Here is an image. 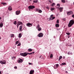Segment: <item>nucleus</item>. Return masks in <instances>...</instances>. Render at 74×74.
<instances>
[{"label": "nucleus", "mask_w": 74, "mask_h": 74, "mask_svg": "<svg viewBox=\"0 0 74 74\" xmlns=\"http://www.w3.org/2000/svg\"><path fill=\"white\" fill-rule=\"evenodd\" d=\"M74 23V21L72 20L70 21L69 23L68 26V27H71V26Z\"/></svg>", "instance_id": "1"}, {"label": "nucleus", "mask_w": 74, "mask_h": 74, "mask_svg": "<svg viewBox=\"0 0 74 74\" xmlns=\"http://www.w3.org/2000/svg\"><path fill=\"white\" fill-rule=\"evenodd\" d=\"M34 8H35V6L33 5L29 6L28 7V8L29 11H32V10Z\"/></svg>", "instance_id": "2"}, {"label": "nucleus", "mask_w": 74, "mask_h": 74, "mask_svg": "<svg viewBox=\"0 0 74 74\" xmlns=\"http://www.w3.org/2000/svg\"><path fill=\"white\" fill-rule=\"evenodd\" d=\"M26 25L28 27H32V24L30 23H28L26 24Z\"/></svg>", "instance_id": "3"}, {"label": "nucleus", "mask_w": 74, "mask_h": 74, "mask_svg": "<svg viewBox=\"0 0 74 74\" xmlns=\"http://www.w3.org/2000/svg\"><path fill=\"white\" fill-rule=\"evenodd\" d=\"M38 36L39 37H43V34L40 33L38 35Z\"/></svg>", "instance_id": "4"}, {"label": "nucleus", "mask_w": 74, "mask_h": 74, "mask_svg": "<svg viewBox=\"0 0 74 74\" xmlns=\"http://www.w3.org/2000/svg\"><path fill=\"white\" fill-rule=\"evenodd\" d=\"M21 55L23 56H26L27 55V53H23L21 54Z\"/></svg>", "instance_id": "5"}, {"label": "nucleus", "mask_w": 74, "mask_h": 74, "mask_svg": "<svg viewBox=\"0 0 74 74\" xmlns=\"http://www.w3.org/2000/svg\"><path fill=\"white\" fill-rule=\"evenodd\" d=\"M17 62L18 63H22L23 62V59H20L19 60H18Z\"/></svg>", "instance_id": "6"}, {"label": "nucleus", "mask_w": 74, "mask_h": 74, "mask_svg": "<svg viewBox=\"0 0 74 74\" xmlns=\"http://www.w3.org/2000/svg\"><path fill=\"white\" fill-rule=\"evenodd\" d=\"M5 62H6L5 60H3L0 61V63H1V64H5Z\"/></svg>", "instance_id": "7"}, {"label": "nucleus", "mask_w": 74, "mask_h": 74, "mask_svg": "<svg viewBox=\"0 0 74 74\" xmlns=\"http://www.w3.org/2000/svg\"><path fill=\"white\" fill-rule=\"evenodd\" d=\"M72 13H73V12L72 11H70V12H67V15H71V14H73Z\"/></svg>", "instance_id": "8"}, {"label": "nucleus", "mask_w": 74, "mask_h": 74, "mask_svg": "<svg viewBox=\"0 0 74 74\" xmlns=\"http://www.w3.org/2000/svg\"><path fill=\"white\" fill-rule=\"evenodd\" d=\"M19 13H20V10L17 11L16 12V15H19Z\"/></svg>", "instance_id": "9"}, {"label": "nucleus", "mask_w": 74, "mask_h": 74, "mask_svg": "<svg viewBox=\"0 0 74 74\" xmlns=\"http://www.w3.org/2000/svg\"><path fill=\"white\" fill-rule=\"evenodd\" d=\"M8 10L9 11H12V7L11 6H9L8 8Z\"/></svg>", "instance_id": "10"}, {"label": "nucleus", "mask_w": 74, "mask_h": 74, "mask_svg": "<svg viewBox=\"0 0 74 74\" xmlns=\"http://www.w3.org/2000/svg\"><path fill=\"white\" fill-rule=\"evenodd\" d=\"M17 25L18 26L19 25H22V22L18 21V24H17Z\"/></svg>", "instance_id": "11"}, {"label": "nucleus", "mask_w": 74, "mask_h": 74, "mask_svg": "<svg viewBox=\"0 0 74 74\" xmlns=\"http://www.w3.org/2000/svg\"><path fill=\"white\" fill-rule=\"evenodd\" d=\"M34 70H31L30 71L29 74H33L34 73Z\"/></svg>", "instance_id": "12"}, {"label": "nucleus", "mask_w": 74, "mask_h": 74, "mask_svg": "<svg viewBox=\"0 0 74 74\" xmlns=\"http://www.w3.org/2000/svg\"><path fill=\"white\" fill-rule=\"evenodd\" d=\"M3 26V23H1L0 24V27H2Z\"/></svg>", "instance_id": "13"}, {"label": "nucleus", "mask_w": 74, "mask_h": 74, "mask_svg": "<svg viewBox=\"0 0 74 74\" xmlns=\"http://www.w3.org/2000/svg\"><path fill=\"white\" fill-rule=\"evenodd\" d=\"M55 18V17H50V20H52L53 19H54Z\"/></svg>", "instance_id": "14"}, {"label": "nucleus", "mask_w": 74, "mask_h": 74, "mask_svg": "<svg viewBox=\"0 0 74 74\" xmlns=\"http://www.w3.org/2000/svg\"><path fill=\"white\" fill-rule=\"evenodd\" d=\"M11 35V38L12 37H14V36H15V35H14V34H10Z\"/></svg>", "instance_id": "15"}, {"label": "nucleus", "mask_w": 74, "mask_h": 74, "mask_svg": "<svg viewBox=\"0 0 74 74\" xmlns=\"http://www.w3.org/2000/svg\"><path fill=\"white\" fill-rule=\"evenodd\" d=\"M61 66H63L64 65H66V63H64V62H63L61 64H60Z\"/></svg>", "instance_id": "16"}, {"label": "nucleus", "mask_w": 74, "mask_h": 74, "mask_svg": "<svg viewBox=\"0 0 74 74\" xmlns=\"http://www.w3.org/2000/svg\"><path fill=\"white\" fill-rule=\"evenodd\" d=\"M40 26L39 24H38L37 26L36 27V29H38V28H40Z\"/></svg>", "instance_id": "17"}, {"label": "nucleus", "mask_w": 74, "mask_h": 74, "mask_svg": "<svg viewBox=\"0 0 74 74\" xmlns=\"http://www.w3.org/2000/svg\"><path fill=\"white\" fill-rule=\"evenodd\" d=\"M68 55H70L71 54V55H73V53L69 51V52H68Z\"/></svg>", "instance_id": "18"}, {"label": "nucleus", "mask_w": 74, "mask_h": 74, "mask_svg": "<svg viewBox=\"0 0 74 74\" xmlns=\"http://www.w3.org/2000/svg\"><path fill=\"white\" fill-rule=\"evenodd\" d=\"M62 9H63V8H60L59 9V10L60 12H62Z\"/></svg>", "instance_id": "19"}, {"label": "nucleus", "mask_w": 74, "mask_h": 74, "mask_svg": "<svg viewBox=\"0 0 74 74\" xmlns=\"http://www.w3.org/2000/svg\"><path fill=\"white\" fill-rule=\"evenodd\" d=\"M56 27H59V24H56Z\"/></svg>", "instance_id": "20"}, {"label": "nucleus", "mask_w": 74, "mask_h": 74, "mask_svg": "<svg viewBox=\"0 0 74 74\" xmlns=\"http://www.w3.org/2000/svg\"><path fill=\"white\" fill-rule=\"evenodd\" d=\"M21 37H22V35H21V34H19L18 35V37L19 38H21Z\"/></svg>", "instance_id": "21"}, {"label": "nucleus", "mask_w": 74, "mask_h": 74, "mask_svg": "<svg viewBox=\"0 0 74 74\" xmlns=\"http://www.w3.org/2000/svg\"><path fill=\"white\" fill-rule=\"evenodd\" d=\"M1 4H2L3 5H7V3H1Z\"/></svg>", "instance_id": "22"}, {"label": "nucleus", "mask_w": 74, "mask_h": 74, "mask_svg": "<svg viewBox=\"0 0 74 74\" xmlns=\"http://www.w3.org/2000/svg\"><path fill=\"white\" fill-rule=\"evenodd\" d=\"M42 10H39L38 11V12L39 13H41L42 12Z\"/></svg>", "instance_id": "23"}, {"label": "nucleus", "mask_w": 74, "mask_h": 74, "mask_svg": "<svg viewBox=\"0 0 74 74\" xmlns=\"http://www.w3.org/2000/svg\"><path fill=\"white\" fill-rule=\"evenodd\" d=\"M57 8H58L59 7H60V4H58L57 5Z\"/></svg>", "instance_id": "24"}, {"label": "nucleus", "mask_w": 74, "mask_h": 74, "mask_svg": "<svg viewBox=\"0 0 74 74\" xmlns=\"http://www.w3.org/2000/svg\"><path fill=\"white\" fill-rule=\"evenodd\" d=\"M22 26H20V31H22Z\"/></svg>", "instance_id": "25"}, {"label": "nucleus", "mask_w": 74, "mask_h": 74, "mask_svg": "<svg viewBox=\"0 0 74 74\" xmlns=\"http://www.w3.org/2000/svg\"><path fill=\"white\" fill-rule=\"evenodd\" d=\"M37 29L38 31H41V30H42L41 28L40 27L38 28Z\"/></svg>", "instance_id": "26"}, {"label": "nucleus", "mask_w": 74, "mask_h": 74, "mask_svg": "<svg viewBox=\"0 0 74 74\" xmlns=\"http://www.w3.org/2000/svg\"><path fill=\"white\" fill-rule=\"evenodd\" d=\"M55 5V3H53L52 4H51V5H52V7H53V6H54Z\"/></svg>", "instance_id": "27"}, {"label": "nucleus", "mask_w": 74, "mask_h": 74, "mask_svg": "<svg viewBox=\"0 0 74 74\" xmlns=\"http://www.w3.org/2000/svg\"><path fill=\"white\" fill-rule=\"evenodd\" d=\"M55 8H51V11H53V10H55Z\"/></svg>", "instance_id": "28"}, {"label": "nucleus", "mask_w": 74, "mask_h": 74, "mask_svg": "<svg viewBox=\"0 0 74 74\" xmlns=\"http://www.w3.org/2000/svg\"><path fill=\"white\" fill-rule=\"evenodd\" d=\"M28 50L29 52H32V49H29Z\"/></svg>", "instance_id": "29"}, {"label": "nucleus", "mask_w": 74, "mask_h": 74, "mask_svg": "<svg viewBox=\"0 0 74 74\" xmlns=\"http://www.w3.org/2000/svg\"><path fill=\"white\" fill-rule=\"evenodd\" d=\"M19 44V41H16V44H15V45H16L17 44Z\"/></svg>", "instance_id": "30"}, {"label": "nucleus", "mask_w": 74, "mask_h": 74, "mask_svg": "<svg viewBox=\"0 0 74 74\" xmlns=\"http://www.w3.org/2000/svg\"><path fill=\"white\" fill-rule=\"evenodd\" d=\"M39 10V9H38L36 8V9L35 11L36 12H38H38Z\"/></svg>", "instance_id": "31"}, {"label": "nucleus", "mask_w": 74, "mask_h": 74, "mask_svg": "<svg viewBox=\"0 0 74 74\" xmlns=\"http://www.w3.org/2000/svg\"><path fill=\"white\" fill-rule=\"evenodd\" d=\"M62 58V56H60L59 57V60H60V59H61Z\"/></svg>", "instance_id": "32"}, {"label": "nucleus", "mask_w": 74, "mask_h": 74, "mask_svg": "<svg viewBox=\"0 0 74 74\" xmlns=\"http://www.w3.org/2000/svg\"><path fill=\"white\" fill-rule=\"evenodd\" d=\"M21 45V42H19L18 44L17 45V46H20V45Z\"/></svg>", "instance_id": "33"}, {"label": "nucleus", "mask_w": 74, "mask_h": 74, "mask_svg": "<svg viewBox=\"0 0 74 74\" xmlns=\"http://www.w3.org/2000/svg\"><path fill=\"white\" fill-rule=\"evenodd\" d=\"M12 59H16V57L15 56L12 57Z\"/></svg>", "instance_id": "34"}, {"label": "nucleus", "mask_w": 74, "mask_h": 74, "mask_svg": "<svg viewBox=\"0 0 74 74\" xmlns=\"http://www.w3.org/2000/svg\"><path fill=\"white\" fill-rule=\"evenodd\" d=\"M54 68L55 69H57V67H56V65H54Z\"/></svg>", "instance_id": "35"}, {"label": "nucleus", "mask_w": 74, "mask_h": 74, "mask_svg": "<svg viewBox=\"0 0 74 74\" xmlns=\"http://www.w3.org/2000/svg\"><path fill=\"white\" fill-rule=\"evenodd\" d=\"M62 3H65L66 1H65V0H62Z\"/></svg>", "instance_id": "36"}, {"label": "nucleus", "mask_w": 74, "mask_h": 74, "mask_svg": "<svg viewBox=\"0 0 74 74\" xmlns=\"http://www.w3.org/2000/svg\"><path fill=\"white\" fill-rule=\"evenodd\" d=\"M56 67L57 68V67H59V64H56Z\"/></svg>", "instance_id": "37"}, {"label": "nucleus", "mask_w": 74, "mask_h": 74, "mask_svg": "<svg viewBox=\"0 0 74 74\" xmlns=\"http://www.w3.org/2000/svg\"><path fill=\"white\" fill-rule=\"evenodd\" d=\"M37 1H38L37 0H36V1H33L34 3H37Z\"/></svg>", "instance_id": "38"}, {"label": "nucleus", "mask_w": 74, "mask_h": 74, "mask_svg": "<svg viewBox=\"0 0 74 74\" xmlns=\"http://www.w3.org/2000/svg\"><path fill=\"white\" fill-rule=\"evenodd\" d=\"M27 55H32V53H27Z\"/></svg>", "instance_id": "39"}, {"label": "nucleus", "mask_w": 74, "mask_h": 74, "mask_svg": "<svg viewBox=\"0 0 74 74\" xmlns=\"http://www.w3.org/2000/svg\"><path fill=\"white\" fill-rule=\"evenodd\" d=\"M52 57H53V55L52 54H51L50 55V58H52Z\"/></svg>", "instance_id": "40"}, {"label": "nucleus", "mask_w": 74, "mask_h": 74, "mask_svg": "<svg viewBox=\"0 0 74 74\" xmlns=\"http://www.w3.org/2000/svg\"><path fill=\"white\" fill-rule=\"evenodd\" d=\"M14 25H16V21H15L14 23Z\"/></svg>", "instance_id": "41"}, {"label": "nucleus", "mask_w": 74, "mask_h": 74, "mask_svg": "<svg viewBox=\"0 0 74 74\" xmlns=\"http://www.w3.org/2000/svg\"><path fill=\"white\" fill-rule=\"evenodd\" d=\"M66 34H67V35H70V34L69 33H66Z\"/></svg>", "instance_id": "42"}, {"label": "nucleus", "mask_w": 74, "mask_h": 74, "mask_svg": "<svg viewBox=\"0 0 74 74\" xmlns=\"http://www.w3.org/2000/svg\"><path fill=\"white\" fill-rule=\"evenodd\" d=\"M29 65H32L33 64H32V63H29Z\"/></svg>", "instance_id": "43"}, {"label": "nucleus", "mask_w": 74, "mask_h": 74, "mask_svg": "<svg viewBox=\"0 0 74 74\" xmlns=\"http://www.w3.org/2000/svg\"><path fill=\"white\" fill-rule=\"evenodd\" d=\"M14 69H17V66H15L14 67Z\"/></svg>", "instance_id": "44"}, {"label": "nucleus", "mask_w": 74, "mask_h": 74, "mask_svg": "<svg viewBox=\"0 0 74 74\" xmlns=\"http://www.w3.org/2000/svg\"><path fill=\"white\" fill-rule=\"evenodd\" d=\"M66 46H69V43H68L66 45Z\"/></svg>", "instance_id": "45"}, {"label": "nucleus", "mask_w": 74, "mask_h": 74, "mask_svg": "<svg viewBox=\"0 0 74 74\" xmlns=\"http://www.w3.org/2000/svg\"><path fill=\"white\" fill-rule=\"evenodd\" d=\"M46 8H47V9H49V7L48 6H47L46 7Z\"/></svg>", "instance_id": "46"}, {"label": "nucleus", "mask_w": 74, "mask_h": 74, "mask_svg": "<svg viewBox=\"0 0 74 74\" xmlns=\"http://www.w3.org/2000/svg\"><path fill=\"white\" fill-rule=\"evenodd\" d=\"M57 23H59V20H57L56 21Z\"/></svg>", "instance_id": "47"}, {"label": "nucleus", "mask_w": 74, "mask_h": 74, "mask_svg": "<svg viewBox=\"0 0 74 74\" xmlns=\"http://www.w3.org/2000/svg\"><path fill=\"white\" fill-rule=\"evenodd\" d=\"M53 14H52L50 16V18H51V17H53Z\"/></svg>", "instance_id": "48"}, {"label": "nucleus", "mask_w": 74, "mask_h": 74, "mask_svg": "<svg viewBox=\"0 0 74 74\" xmlns=\"http://www.w3.org/2000/svg\"><path fill=\"white\" fill-rule=\"evenodd\" d=\"M48 1L49 2V3H51V0H49Z\"/></svg>", "instance_id": "49"}, {"label": "nucleus", "mask_w": 74, "mask_h": 74, "mask_svg": "<svg viewBox=\"0 0 74 74\" xmlns=\"http://www.w3.org/2000/svg\"><path fill=\"white\" fill-rule=\"evenodd\" d=\"M72 17H73V18H74V14L72 15Z\"/></svg>", "instance_id": "50"}, {"label": "nucleus", "mask_w": 74, "mask_h": 74, "mask_svg": "<svg viewBox=\"0 0 74 74\" xmlns=\"http://www.w3.org/2000/svg\"><path fill=\"white\" fill-rule=\"evenodd\" d=\"M69 46L70 47H71V45H69Z\"/></svg>", "instance_id": "51"}, {"label": "nucleus", "mask_w": 74, "mask_h": 74, "mask_svg": "<svg viewBox=\"0 0 74 74\" xmlns=\"http://www.w3.org/2000/svg\"><path fill=\"white\" fill-rule=\"evenodd\" d=\"M0 74H1V71H0Z\"/></svg>", "instance_id": "52"}, {"label": "nucleus", "mask_w": 74, "mask_h": 74, "mask_svg": "<svg viewBox=\"0 0 74 74\" xmlns=\"http://www.w3.org/2000/svg\"><path fill=\"white\" fill-rule=\"evenodd\" d=\"M1 36H0V40H1Z\"/></svg>", "instance_id": "53"}, {"label": "nucleus", "mask_w": 74, "mask_h": 74, "mask_svg": "<svg viewBox=\"0 0 74 74\" xmlns=\"http://www.w3.org/2000/svg\"><path fill=\"white\" fill-rule=\"evenodd\" d=\"M63 58H64V59L65 58V56L63 57Z\"/></svg>", "instance_id": "54"}, {"label": "nucleus", "mask_w": 74, "mask_h": 74, "mask_svg": "<svg viewBox=\"0 0 74 74\" xmlns=\"http://www.w3.org/2000/svg\"><path fill=\"white\" fill-rule=\"evenodd\" d=\"M32 53H34V52H32Z\"/></svg>", "instance_id": "55"}, {"label": "nucleus", "mask_w": 74, "mask_h": 74, "mask_svg": "<svg viewBox=\"0 0 74 74\" xmlns=\"http://www.w3.org/2000/svg\"><path fill=\"white\" fill-rule=\"evenodd\" d=\"M1 19V17H0V19Z\"/></svg>", "instance_id": "56"}, {"label": "nucleus", "mask_w": 74, "mask_h": 74, "mask_svg": "<svg viewBox=\"0 0 74 74\" xmlns=\"http://www.w3.org/2000/svg\"><path fill=\"white\" fill-rule=\"evenodd\" d=\"M32 0H29V1H32Z\"/></svg>", "instance_id": "57"}, {"label": "nucleus", "mask_w": 74, "mask_h": 74, "mask_svg": "<svg viewBox=\"0 0 74 74\" xmlns=\"http://www.w3.org/2000/svg\"><path fill=\"white\" fill-rule=\"evenodd\" d=\"M18 26H19V25L17 26V27L18 28Z\"/></svg>", "instance_id": "58"}, {"label": "nucleus", "mask_w": 74, "mask_h": 74, "mask_svg": "<svg viewBox=\"0 0 74 74\" xmlns=\"http://www.w3.org/2000/svg\"><path fill=\"white\" fill-rule=\"evenodd\" d=\"M73 5H74V2L73 3Z\"/></svg>", "instance_id": "59"}]
</instances>
